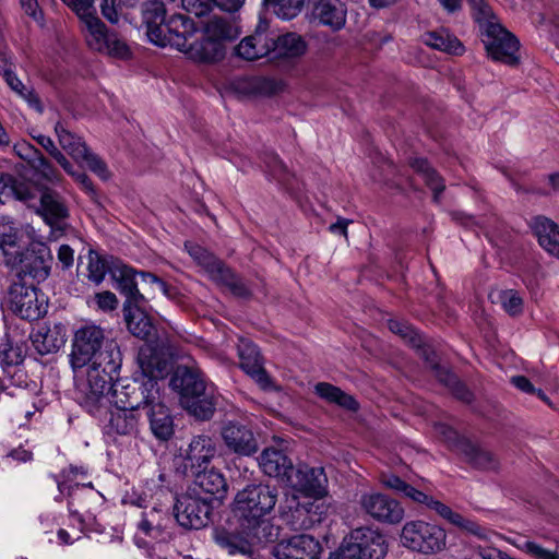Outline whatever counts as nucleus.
<instances>
[{
    "label": "nucleus",
    "instance_id": "obj_4",
    "mask_svg": "<svg viewBox=\"0 0 559 559\" xmlns=\"http://www.w3.org/2000/svg\"><path fill=\"white\" fill-rule=\"evenodd\" d=\"M111 345L115 346L116 350H120L115 341L106 338L105 331L99 325L88 323L80 326L72 340L70 354L72 368L76 370L91 362L99 361V358L108 354Z\"/></svg>",
    "mask_w": 559,
    "mask_h": 559
},
{
    "label": "nucleus",
    "instance_id": "obj_48",
    "mask_svg": "<svg viewBox=\"0 0 559 559\" xmlns=\"http://www.w3.org/2000/svg\"><path fill=\"white\" fill-rule=\"evenodd\" d=\"M263 4L277 17L289 21L301 12L305 0H263Z\"/></svg>",
    "mask_w": 559,
    "mask_h": 559
},
{
    "label": "nucleus",
    "instance_id": "obj_7",
    "mask_svg": "<svg viewBox=\"0 0 559 559\" xmlns=\"http://www.w3.org/2000/svg\"><path fill=\"white\" fill-rule=\"evenodd\" d=\"M325 513L326 506L323 502L308 498L300 500L295 495L286 497L280 506L281 521L293 531L312 528L322 522Z\"/></svg>",
    "mask_w": 559,
    "mask_h": 559
},
{
    "label": "nucleus",
    "instance_id": "obj_44",
    "mask_svg": "<svg viewBox=\"0 0 559 559\" xmlns=\"http://www.w3.org/2000/svg\"><path fill=\"white\" fill-rule=\"evenodd\" d=\"M275 36V34L269 31V22L266 20H260L254 32L249 35L261 58L274 52Z\"/></svg>",
    "mask_w": 559,
    "mask_h": 559
},
{
    "label": "nucleus",
    "instance_id": "obj_19",
    "mask_svg": "<svg viewBox=\"0 0 559 559\" xmlns=\"http://www.w3.org/2000/svg\"><path fill=\"white\" fill-rule=\"evenodd\" d=\"M191 474L194 479L188 489L192 491L193 495H202L203 498H207L212 503H221L223 499H225L228 485L225 476L219 469L214 467L209 469L207 467H204L193 471Z\"/></svg>",
    "mask_w": 559,
    "mask_h": 559
},
{
    "label": "nucleus",
    "instance_id": "obj_33",
    "mask_svg": "<svg viewBox=\"0 0 559 559\" xmlns=\"http://www.w3.org/2000/svg\"><path fill=\"white\" fill-rule=\"evenodd\" d=\"M146 409L153 435L162 441L169 440L174 435V420L162 396Z\"/></svg>",
    "mask_w": 559,
    "mask_h": 559
},
{
    "label": "nucleus",
    "instance_id": "obj_35",
    "mask_svg": "<svg viewBox=\"0 0 559 559\" xmlns=\"http://www.w3.org/2000/svg\"><path fill=\"white\" fill-rule=\"evenodd\" d=\"M408 165L423 178L426 186L432 191L433 202L439 204L441 194L445 189L444 180L440 174L431 166L428 159L424 157H409Z\"/></svg>",
    "mask_w": 559,
    "mask_h": 559
},
{
    "label": "nucleus",
    "instance_id": "obj_62",
    "mask_svg": "<svg viewBox=\"0 0 559 559\" xmlns=\"http://www.w3.org/2000/svg\"><path fill=\"white\" fill-rule=\"evenodd\" d=\"M102 15L111 24H117L122 10L121 0H100Z\"/></svg>",
    "mask_w": 559,
    "mask_h": 559
},
{
    "label": "nucleus",
    "instance_id": "obj_18",
    "mask_svg": "<svg viewBox=\"0 0 559 559\" xmlns=\"http://www.w3.org/2000/svg\"><path fill=\"white\" fill-rule=\"evenodd\" d=\"M322 546L308 534H299L282 539L273 548L276 559H320Z\"/></svg>",
    "mask_w": 559,
    "mask_h": 559
},
{
    "label": "nucleus",
    "instance_id": "obj_10",
    "mask_svg": "<svg viewBox=\"0 0 559 559\" xmlns=\"http://www.w3.org/2000/svg\"><path fill=\"white\" fill-rule=\"evenodd\" d=\"M401 539L412 550L435 554L444 547L445 532L424 521H411L403 526Z\"/></svg>",
    "mask_w": 559,
    "mask_h": 559
},
{
    "label": "nucleus",
    "instance_id": "obj_30",
    "mask_svg": "<svg viewBox=\"0 0 559 559\" xmlns=\"http://www.w3.org/2000/svg\"><path fill=\"white\" fill-rule=\"evenodd\" d=\"M142 24L151 43L163 40L162 31L166 23V7L159 0H147L141 5Z\"/></svg>",
    "mask_w": 559,
    "mask_h": 559
},
{
    "label": "nucleus",
    "instance_id": "obj_36",
    "mask_svg": "<svg viewBox=\"0 0 559 559\" xmlns=\"http://www.w3.org/2000/svg\"><path fill=\"white\" fill-rule=\"evenodd\" d=\"M186 53L194 61L213 63L225 57V45L205 35L200 41H192Z\"/></svg>",
    "mask_w": 559,
    "mask_h": 559
},
{
    "label": "nucleus",
    "instance_id": "obj_6",
    "mask_svg": "<svg viewBox=\"0 0 559 559\" xmlns=\"http://www.w3.org/2000/svg\"><path fill=\"white\" fill-rule=\"evenodd\" d=\"M212 536L214 543L228 555L251 557L254 554V545L262 543L265 534L241 525V521L234 516V520L216 526Z\"/></svg>",
    "mask_w": 559,
    "mask_h": 559
},
{
    "label": "nucleus",
    "instance_id": "obj_54",
    "mask_svg": "<svg viewBox=\"0 0 559 559\" xmlns=\"http://www.w3.org/2000/svg\"><path fill=\"white\" fill-rule=\"evenodd\" d=\"M33 138L63 168L66 173H71L72 164L56 146L50 136L38 134L34 135Z\"/></svg>",
    "mask_w": 559,
    "mask_h": 559
},
{
    "label": "nucleus",
    "instance_id": "obj_64",
    "mask_svg": "<svg viewBox=\"0 0 559 559\" xmlns=\"http://www.w3.org/2000/svg\"><path fill=\"white\" fill-rule=\"evenodd\" d=\"M329 559H367L362 556V554L352 544V542L347 540V536L344 538L340 549L331 554Z\"/></svg>",
    "mask_w": 559,
    "mask_h": 559
},
{
    "label": "nucleus",
    "instance_id": "obj_37",
    "mask_svg": "<svg viewBox=\"0 0 559 559\" xmlns=\"http://www.w3.org/2000/svg\"><path fill=\"white\" fill-rule=\"evenodd\" d=\"M58 489L60 491V495L64 493L67 491L68 497L70 498L68 501V509L72 516L78 519L82 527L84 526V519L83 516L78 512V510H74L73 507L75 504V501L82 502V501H92V500H98L99 492L95 491L93 488L92 483L88 484H74V485H68L66 481H58Z\"/></svg>",
    "mask_w": 559,
    "mask_h": 559
},
{
    "label": "nucleus",
    "instance_id": "obj_51",
    "mask_svg": "<svg viewBox=\"0 0 559 559\" xmlns=\"http://www.w3.org/2000/svg\"><path fill=\"white\" fill-rule=\"evenodd\" d=\"M438 381L449 388L453 396L457 400L467 404L472 402L473 393L450 370H448L440 379H438Z\"/></svg>",
    "mask_w": 559,
    "mask_h": 559
},
{
    "label": "nucleus",
    "instance_id": "obj_50",
    "mask_svg": "<svg viewBox=\"0 0 559 559\" xmlns=\"http://www.w3.org/2000/svg\"><path fill=\"white\" fill-rule=\"evenodd\" d=\"M412 347L416 348L418 356L425 360L437 379H440L449 370L440 365L437 352L431 345L424 342L423 336H420V344L412 345Z\"/></svg>",
    "mask_w": 559,
    "mask_h": 559
},
{
    "label": "nucleus",
    "instance_id": "obj_39",
    "mask_svg": "<svg viewBox=\"0 0 559 559\" xmlns=\"http://www.w3.org/2000/svg\"><path fill=\"white\" fill-rule=\"evenodd\" d=\"M314 393L325 402L336 404L346 411L357 412L359 409V403L353 395L347 394L341 388L329 382L317 383L314 385Z\"/></svg>",
    "mask_w": 559,
    "mask_h": 559
},
{
    "label": "nucleus",
    "instance_id": "obj_24",
    "mask_svg": "<svg viewBox=\"0 0 559 559\" xmlns=\"http://www.w3.org/2000/svg\"><path fill=\"white\" fill-rule=\"evenodd\" d=\"M259 465L265 475L280 478L287 484L292 483L295 467L292 459L283 450L264 449L259 456Z\"/></svg>",
    "mask_w": 559,
    "mask_h": 559
},
{
    "label": "nucleus",
    "instance_id": "obj_59",
    "mask_svg": "<svg viewBox=\"0 0 559 559\" xmlns=\"http://www.w3.org/2000/svg\"><path fill=\"white\" fill-rule=\"evenodd\" d=\"M162 511L157 508H152L142 512L141 521L138 524V528L145 534L151 536L154 530H159L162 526Z\"/></svg>",
    "mask_w": 559,
    "mask_h": 559
},
{
    "label": "nucleus",
    "instance_id": "obj_2",
    "mask_svg": "<svg viewBox=\"0 0 559 559\" xmlns=\"http://www.w3.org/2000/svg\"><path fill=\"white\" fill-rule=\"evenodd\" d=\"M3 190L15 200L33 209L52 228L62 230L69 210L62 197L50 189H40L12 175L2 177Z\"/></svg>",
    "mask_w": 559,
    "mask_h": 559
},
{
    "label": "nucleus",
    "instance_id": "obj_12",
    "mask_svg": "<svg viewBox=\"0 0 559 559\" xmlns=\"http://www.w3.org/2000/svg\"><path fill=\"white\" fill-rule=\"evenodd\" d=\"M86 383L88 388H95L108 394L112 389L114 381L118 380L122 366L121 350H116L111 345L108 354H105L99 361L87 365Z\"/></svg>",
    "mask_w": 559,
    "mask_h": 559
},
{
    "label": "nucleus",
    "instance_id": "obj_40",
    "mask_svg": "<svg viewBox=\"0 0 559 559\" xmlns=\"http://www.w3.org/2000/svg\"><path fill=\"white\" fill-rule=\"evenodd\" d=\"M55 132L60 146L75 160H80L81 157L86 154L88 147L85 142L80 136L69 131L63 122L58 121L55 124Z\"/></svg>",
    "mask_w": 559,
    "mask_h": 559
},
{
    "label": "nucleus",
    "instance_id": "obj_23",
    "mask_svg": "<svg viewBox=\"0 0 559 559\" xmlns=\"http://www.w3.org/2000/svg\"><path fill=\"white\" fill-rule=\"evenodd\" d=\"M311 17L319 25L340 32L346 25L347 7L338 0H317L311 9Z\"/></svg>",
    "mask_w": 559,
    "mask_h": 559
},
{
    "label": "nucleus",
    "instance_id": "obj_60",
    "mask_svg": "<svg viewBox=\"0 0 559 559\" xmlns=\"http://www.w3.org/2000/svg\"><path fill=\"white\" fill-rule=\"evenodd\" d=\"M31 168L49 182H57L60 178V173L41 153L31 165Z\"/></svg>",
    "mask_w": 559,
    "mask_h": 559
},
{
    "label": "nucleus",
    "instance_id": "obj_3",
    "mask_svg": "<svg viewBox=\"0 0 559 559\" xmlns=\"http://www.w3.org/2000/svg\"><path fill=\"white\" fill-rule=\"evenodd\" d=\"M278 490L270 485H248L234 499V516L241 525L265 534L270 528L265 515L276 506Z\"/></svg>",
    "mask_w": 559,
    "mask_h": 559
},
{
    "label": "nucleus",
    "instance_id": "obj_20",
    "mask_svg": "<svg viewBox=\"0 0 559 559\" xmlns=\"http://www.w3.org/2000/svg\"><path fill=\"white\" fill-rule=\"evenodd\" d=\"M295 479L288 483L296 490L302 492L308 499L322 498L326 495L328 477L323 467L299 465L294 473Z\"/></svg>",
    "mask_w": 559,
    "mask_h": 559
},
{
    "label": "nucleus",
    "instance_id": "obj_49",
    "mask_svg": "<svg viewBox=\"0 0 559 559\" xmlns=\"http://www.w3.org/2000/svg\"><path fill=\"white\" fill-rule=\"evenodd\" d=\"M110 270L111 265L106 257L98 254L94 250L88 251L87 277L91 282L99 285L105 280L106 274H110Z\"/></svg>",
    "mask_w": 559,
    "mask_h": 559
},
{
    "label": "nucleus",
    "instance_id": "obj_42",
    "mask_svg": "<svg viewBox=\"0 0 559 559\" xmlns=\"http://www.w3.org/2000/svg\"><path fill=\"white\" fill-rule=\"evenodd\" d=\"M2 76L10 88L25 99L29 107L35 109L37 112H43L44 107L37 93L33 88H26L12 69H3Z\"/></svg>",
    "mask_w": 559,
    "mask_h": 559
},
{
    "label": "nucleus",
    "instance_id": "obj_34",
    "mask_svg": "<svg viewBox=\"0 0 559 559\" xmlns=\"http://www.w3.org/2000/svg\"><path fill=\"white\" fill-rule=\"evenodd\" d=\"M138 417L133 411L123 408L120 405L109 413L107 423L104 426L105 435L109 437L131 436L136 432Z\"/></svg>",
    "mask_w": 559,
    "mask_h": 559
},
{
    "label": "nucleus",
    "instance_id": "obj_45",
    "mask_svg": "<svg viewBox=\"0 0 559 559\" xmlns=\"http://www.w3.org/2000/svg\"><path fill=\"white\" fill-rule=\"evenodd\" d=\"M238 356L240 368L248 372L263 365V357L258 346L248 338H240L238 344Z\"/></svg>",
    "mask_w": 559,
    "mask_h": 559
},
{
    "label": "nucleus",
    "instance_id": "obj_57",
    "mask_svg": "<svg viewBox=\"0 0 559 559\" xmlns=\"http://www.w3.org/2000/svg\"><path fill=\"white\" fill-rule=\"evenodd\" d=\"M264 164L270 175L281 185L289 183V173L284 163L274 153L265 154Z\"/></svg>",
    "mask_w": 559,
    "mask_h": 559
},
{
    "label": "nucleus",
    "instance_id": "obj_52",
    "mask_svg": "<svg viewBox=\"0 0 559 559\" xmlns=\"http://www.w3.org/2000/svg\"><path fill=\"white\" fill-rule=\"evenodd\" d=\"M185 247L190 254V257L200 265L202 266L205 272L209 274V272L217 265V261L219 260L217 257H215L213 253H211L205 248L192 243V242H186Z\"/></svg>",
    "mask_w": 559,
    "mask_h": 559
},
{
    "label": "nucleus",
    "instance_id": "obj_17",
    "mask_svg": "<svg viewBox=\"0 0 559 559\" xmlns=\"http://www.w3.org/2000/svg\"><path fill=\"white\" fill-rule=\"evenodd\" d=\"M211 384L199 368L185 365H178L169 379V388L178 395L180 405Z\"/></svg>",
    "mask_w": 559,
    "mask_h": 559
},
{
    "label": "nucleus",
    "instance_id": "obj_9",
    "mask_svg": "<svg viewBox=\"0 0 559 559\" xmlns=\"http://www.w3.org/2000/svg\"><path fill=\"white\" fill-rule=\"evenodd\" d=\"M8 306L14 314L27 321L38 320L47 312V305L44 298L39 299L36 286L23 281L14 282L10 286Z\"/></svg>",
    "mask_w": 559,
    "mask_h": 559
},
{
    "label": "nucleus",
    "instance_id": "obj_25",
    "mask_svg": "<svg viewBox=\"0 0 559 559\" xmlns=\"http://www.w3.org/2000/svg\"><path fill=\"white\" fill-rule=\"evenodd\" d=\"M216 454V443L212 437L206 435L194 436L182 454L186 468L190 467L191 473L207 467Z\"/></svg>",
    "mask_w": 559,
    "mask_h": 559
},
{
    "label": "nucleus",
    "instance_id": "obj_53",
    "mask_svg": "<svg viewBox=\"0 0 559 559\" xmlns=\"http://www.w3.org/2000/svg\"><path fill=\"white\" fill-rule=\"evenodd\" d=\"M85 24V27L92 24V20H99L94 7L95 0H62Z\"/></svg>",
    "mask_w": 559,
    "mask_h": 559
},
{
    "label": "nucleus",
    "instance_id": "obj_13",
    "mask_svg": "<svg viewBox=\"0 0 559 559\" xmlns=\"http://www.w3.org/2000/svg\"><path fill=\"white\" fill-rule=\"evenodd\" d=\"M359 506L368 516L383 524H399L405 513L397 500L380 492L364 493Z\"/></svg>",
    "mask_w": 559,
    "mask_h": 559
},
{
    "label": "nucleus",
    "instance_id": "obj_5",
    "mask_svg": "<svg viewBox=\"0 0 559 559\" xmlns=\"http://www.w3.org/2000/svg\"><path fill=\"white\" fill-rule=\"evenodd\" d=\"M4 264L15 272L19 281L39 284L50 274L52 255L49 247L41 241L31 242Z\"/></svg>",
    "mask_w": 559,
    "mask_h": 559
},
{
    "label": "nucleus",
    "instance_id": "obj_11",
    "mask_svg": "<svg viewBox=\"0 0 559 559\" xmlns=\"http://www.w3.org/2000/svg\"><path fill=\"white\" fill-rule=\"evenodd\" d=\"M520 50L519 37L502 25L491 11V61L518 69L522 63Z\"/></svg>",
    "mask_w": 559,
    "mask_h": 559
},
{
    "label": "nucleus",
    "instance_id": "obj_28",
    "mask_svg": "<svg viewBox=\"0 0 559 559\" xmlns=\"http://www.w3.org/2000/svg\"><path fill=\"white\" fill-rule=\"evenodd\" d=\"M31 341L41 356L56 353L67 342V329L61 323L55 324L52 328L40 326L31 334Z\"/></svg>",
    "mask_w": 559,
    "mask_h": 559
},
{
    "label": "nucleus",
    "instance_id": "obj_1",
    "mask_svg": "<svg viewBox=\"0 0 559 559\" xmlns=\"http://www.w3.org/2000/svg\"><path fill=\"white\" fill-rule=\"evenodd\" d=\"M139 370L131 380L115 389L116 404L129 411L148 408L160 397L158 380L168 373V361L150 346L141 347L138 353Z\"/></svg>",
    "mask_w": 559,
    "mask_h": 559
},
{
    "label": "nucleus",
    "instance_id": "obj_63",
    "mask_svg": "<svg viewBox=\"0 0 559 559\" xmlns=\"http://www.w3.org/2000/svg\"><path fill=\"white\" fill-rule=\"evenodd\" d=\"M226 288L233 294V296L241 299H250L253 295L250 286L237 273L234 275V278L226 285Z\"/></svg>",
    "mask_w": 559,
    "mask_h": 559
},
{
    "label": "nucleus",
    "instance_id": "obj_22",
    "mask_svg": "<svg viewBox=\"0 0 559 559\" xmlns=\"http://www.w3.org/2000/svg\"><path fill=\"white\" fill-rule=\"evenodd\" d=\"M110 275L117 283V289L126 298L123 305L147 304L146 298L138 288V271L119 260L111 262Z\"/></svg>",
    "mask_w": 559,
    "mask_h": 559
},
{
    "label": "nucleus",
    "instance_id": "obj_46",
    "mask_svg": "<svg viewBox=\"0 0 559 559\" xmlns=\"http://www.w3.org/2000/svg\"><path fill=\"white\" fill-rule=\"evenodd\" d=\"M472 8V15L474 21L479 26V33L481 36V43L484 50L489 57V14L487 11V4L485 0H467Z\"/></svg>",
    "mask_w": 559,
    "mask_h": 559
},
{
    "label": "nucleus",
    "instance_id": "obj_8",
    "mask_svg": "<svg viewBox=\"0 0 559 559\" xmlns=\"http://www.w3.org/2000/svg\"><path fill=\"white\" fill-rule=\"evenodd\" d=\"M214 503L202 495L187 489L176 497L174 515L177 523L186 530H201L212 521Z\"/></svg>",
    "mask_w": 559,
    "mask_h": 559
},
{
    "label": "nucleus",
    "instance_id": "obj_61",
    "mask_svg": "<svg viewBox=\"0 0 559 559\" xmlns=\"http://www.w3.org/2000/svg\"><path fill=\"white\" fill-rule=\"evenodd\" d=\"M79 162L85 163L88 169L95 173L102 179H107L108 169L106 164L96 154L92 153L90 148L86 150V154L82 156Z\"/></svg>",
    "mask_w": 559,
    "mask_h": 559
},
{
    "label": "nucleus",
    "instance_id": "obj_15",
    "mask_svg": "<svg viewBox=\"0 0 559 559\" xmlns=\"http://www.w3.org/2000/svg\"><path fill=\"white\" fill-rule=\"evenodd\" d=\"M221 437L226 448L239 456H251L259 451V442L251 426L239 420L224 421Z\"/></svg>",
    "mask_w": 559,
    "mask_h": 559
},
{
    "label": "nucleus",
    "instance_id": "obj_56",
    "mask_svg": "<svg viewBox=\"0 0 559 559\" xmlns=\"http://www.w3.org/2000/svg\"><path fill=\"white\" fill-rule=\"evenodd\" d=\"M23 361L22 350L19 346H13L5 334L3 341L0 343V362L5 367L20 365Z\"/></svg>",
    "mask_w": 559,
    "mask_h": 559
},
{
    "label": "nucleus",
    "instance_id": "obj_31",
    "mask_svg": "<svg viewBox=\"0 0 559 559\" xmlns=\"http://www.w3.org/2000/svg\"><path fill=\"white\" fill-rule=\"evenodd\" d=\"M123 316L128 330L138 338L148 340L154 333V325L146 313V304L123 305Z\"/></svg>",
    "mask_w": 559,
    "mask_h": 559
},
{
    "label": "nucleus",
    "instance_id": "obj_16",
    "mask_svg": "<svg viewBox=\"0 0 559 559\" xmlns=\"http://www.w3.org/2000/svg\"><path fill=\"white\" fill-rule=\"evenodd\" d=\"M163 28V40H155L154 45L159 47L171 46L186 53L197 32L194 21L185 14H174L167 19Z\"/></svg>",
    "mask_w": 559,
    "mask_h": 559
},
{
    "label": "nucleus",
    "instance_id": "obj_41",
    "mask_svg": "<svg viewBox=\"0 0 559 559\" xmlns=\"http://www.w3.org/2000/svg\"><path fill=\"white\" fill-rule=\"evenodd\" d=\"M424 41L433 49L451 55H461L464 51L462 43L445 31L426 33Z\"/></svg>",
    "mask_w": 559,
    "mask_h": 559
},
{
    "label": "nucleus",
    "instance_id": "obj_43",
    "mask_svg": "<svg viewBox=\"0 0 559 559\" xmlns=\"http://www.w3.org/2000/svg\"><path fill=\"white\" fill-rule=\"evenodd\" d=\"M107 394L95 388H88L83 384L79 390L76 400L79 404L91 415L96 416L100 413L102 408L106 407Z\"/></svg>",
    "mask_w": 559,
    "mask_h": 559
},
{
    "label": "nucleus",
    "instance_id": "obj_26",
    "mask_svg": "<svg viewBox=\"0 0 559 559\" xmlns=\"http://www.w3.org/2000/svg\"><path fill=\"white\" fill-rule=\"evenodd\" d=\"M443 433L448 445L457 454L463 455L467 463L476 468L487 467L489 455L481 451L477 444L450 428L445 429Z\"/></svg>",
    "mask_w": 559,
    "mask_h": 559
},
{
    "label": "nucleus",
    "instance_id": "obj_47",
    "mask_svg": "<svg viewBox=\"0 0 559 559\" xmlns=\"http://www.w3.org/2000/svg\"><path fill=\"white\" fill-rule=\"evenodd\" d=\"M205 35L212 39L224 44L226 40H233L237 37V28L230 22L223 17L213 16L205 25Z\"/></svg>",
    "mask_w": 559,
    "mask_h": 559
},
{
    "label": "nucleus",
    "instance_id": "obj_38",
    "mask_svg": "<svg viewBox=\"0 0 559 559\" xmlns=\"http://www.w3.org/2000/svg\"><path fill=\"white\" fill-rule=\"evenodd\" d=\"M308 49L307 41L297 33L275 36L274 58L295 59L304 56Z\"/></svg>",
    "mask_w": 559,
    "mask_h": 559
},
{
    "label": "nucleus",
    "instance_id": "obj_55",
    "mask_svg": "<svg viewBox=\"0 0 559 559\" xmlns=\"http://www.w3.org/2000/svg\"><path fill=\"white\" fill-rule=\"evenodd\" d=\"M499 300L503 310L511 317H518L523 313L524 302L516 290L507 289L499 294Z\"/></svg>",
    "mask_w": 559,
    "mask_h": 559
},
{
    "label": "nucleus",
    "instance_id": "obj_58",
    "mask_svg": "<svg viewBox=\"0 0 559 559\" xmlns=\"http://www.w3.org/2000/svg\"><path fill=\"white\" fill-rule=\"evenodd\" d=\"M388 326L391 332L400 335L404 338L411 346L420 344V334L406 322L397 321V320H389Z\"/></svg>",
    "mask_w": 559,
    "mask_h": 559
},
{
    "label": "nucleus",
    "instance_id": "obj_32",
    "mask_svg": "<svg viewBox=\"0 0 559 559\" xmlns=\"http://www.w3.org/2000/svg\"><path fill=\"white\" fill-rule=\"evenodd\" d=\"M23 233L16 223L8 216H0V251L4 263L14 261V254L23 248Z\"/></svg>",
    "mask_w": 559,
    "mask_h": 559
},
{
    "label": "nucleus",
    "instance_id": "obj_27",
    "mask_svg": "<svg viewBox=\"0 0 559 559\" xmlns=\"http://www.w3.org/2000/svg\"><path fill=\"white\" fill-rule=\"evenodd\" d=\"M218 400L219 394L215 385L211 384L205 390L193 394L181 407L195 419L205 421L214 416Z\"/></svg>",
    "mask_w": 559,
    "mask_h": 559
},
{
    "label": "nucleus",
    "instance_id": "obj_29",
    "mask_svg": "<svg viewBox=\"0 0 559 559\" xmlns=\"http://www.w3.org/2000/svg\"><path fill=\"white\" fill-rule=\"evenodd\" d=\"M530 227L539 246L559 259V225L544 215H536L531 218Z\"/></svg>",
    "mask_w": 559,
    "mask_h": 559
},
{
    "label": "nucleus",
    "instance_id": "obj_14",
    "mask_svg": "<svg viewBox=\"0 0 559 559\" xmlns=\"http://www.w3.org/2000/svg\"><path fill=\"white\" fill-rule=\"evenodd\" d=\"M86 43L95 51L107 53L119 59H127L131 51L126 41L116 33L109 32L100 20H92L86 27Z\"/></svg>",
    "mask_w": 559,
    "mask_h": 559
},
{
    "label": "nucleus",
    "instance_id": "obj_21",
    "mask_svg": "<svg viewBox=\"0 0 559 559\" xmlns=\"http://www.w3.org/2000/svg\"><path fill=\"white\" fill-rule=\"evenodd\" d=\"M347 540L367 559H383L388 552L385 537L378 528L357 527L347 535Z\"/></svg>",
    "mask_w": 559,
    "mask_h": 559
}]
</instances>
